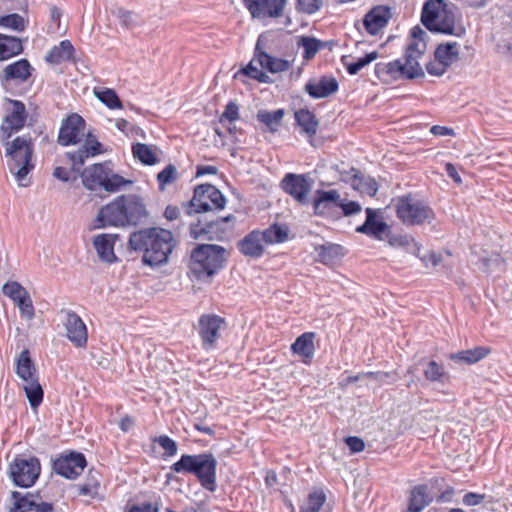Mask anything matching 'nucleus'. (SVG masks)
I'll return each mask as SVG.
<instances>
[{
	"mask_svg": "<svg viewBox=\"0 0 512 512\" xmlns=\"http://www.w3.org/2000/svg\"><path fill=\"white\" fill-rule=\"evenodd\" d=\"M58 143L62 146L80 145L77 151L67 153L73 169L82 166L87 158L102 153L101 143L95 136L86 132L84 119L75 113L62 121Z\"/></svg>",
	"mask_w": 512,
	"mask_h": 512,
	"instance_id": "f257e3e1",
	"label": "nucleus"
},
{
	"mask_svg": "<svg viewBox=\"0 0 512 512\" xmlns=\"http://www.w3.org/2000/svg\"><path fill=\"white\" fill-rule=\"evenodd\" d=\"M175 245L172 232L158 227L135 231L129 238L131 249L142 252L144 264L152 267L167 263Z\"/></svg>",
	"mask_w": 512,
	"mask_h": 512,
	"instance_id": "f03ea898",
	"label": "nucleus"
},
{
	"mask_svg": "<svg viewBox=\"0 0 512 512\" xmlns=\"http://www.w3.org/2000/svg\"><path fill=\"white\" fill-rule=\"evenodd\" d=\"M1 142L8 171L14 176L19 186L27 187L30 183L28 174L34 168V149L31 138L27 136H18L12 140L1 138Z\"/></svg>",
	"mask_w": 512,
	"mask_h": 512,
	"instance_id": "7ed1b4c3",
	"label": "nucleus"
},
{
	"mask_svg": "<svg viewBox=\"0 0 512 512\" xmlns=\"http://www.w3.org/2000/svg\"><path fill=\"white\" fill-rule=\"evenodd\" d=\"M216 465L217 461L212 454H184L171 469L176 473L196 475L201 485L213 492L216 489Z\"/></svg>",
	"mask_w": 512,
	"mask_h": 512,
	"instance_id": "20e7f679",
	"label": "nucleus"
},
{
	"mask_svg": "<svg viewBox=\"0 0 512 512\" xmlns=\"http://www.w3.org/2000/svg\"><path fill=\"white\" fill-rule=\"evenodd\" d=\"M226 250L219 245L201 244L191 253V271L198 277H209L224 266Z\"/></svg>",
	"mask_w": 512,
	"mask_h": 512,
	"instance_id": "39448f33",
	"label": "nucleus"
},
{
	"mask_svg": "<svg viewBox=\"0 0 512 512\" xmlns=\"http://www.w3.org/2000/svg\"><path fill=\"white\" fill-rule=\"evenodd\" d=\"M15 372L22 381L21 386L30 406L33 409L37 408L43 400V389L39 383L37 369L28 349H24L18 355Z\"/></svg>",
	"mask_w": 512,
	"mask_h": 512,
	"instance_id": "423d86ee",
	"label": "nucleus"
},
{
	"mask_svg": "<svg viewBox=\"0 0 512 512\" xmlns=\"http://www.w3.org/2000/svg\"><path fill=\"white\" fill-rule=\"evenodd\" d=\"M83 185L89 190L102 187L107 192H117L132 181L113 172L110 162L97 163L82 173Z\"/></svg>",
	"mask_w": 512,
	"mask_h": 512,
	"instance_id": "0eeeda50",
	"label": "nucleus"
},
{
	"mask_svg": "<svg viewBox=\"0 0 512 512\" xmlns=\"http://www.w3.org/2000/svg\"><path fill=\"white\" fill-rule=\"evenodd\" d=\"M287 237V227L274 224L263 232L252 231L238 243V248L245 256L258 258L263 254L266 244L280 243Z\"/></svg>",
	"mask_w": 512,
	"mask_h": 512,
	"instance_id": "6e6552de",
	"label": "nucleus"
},
{
	"mask_svg": "<svg viewBox=\"0 0 512 512\" xmlns=\"http://www.w3.org/2000/svg\"><path fill=\"white\" fill-rule=\"evenodd\" d=\"M421 20L430 31L445 34L454 32V12L452 7L442 0L428 1L423 7Z\"/></svg>",
	"mask_w": 512,
	"mask_h": 512,
	"instance_id": "1a4fd4ad",
	"label": "nucleus"
},
{
	"mask_svg": "<svg viewBox=\"0 0 512 512\" xmlns=\"http://www.w3.org/2000/svg\"><path fill=\"white\" fill-rule=\"evenodd\" d=\"M398 219L406 225H421L434 219V212L424 202L412 196H402L394 200Z\"/></svg>",
	"mask_w": 512,
	"mask_h": 512,
	"instance_id": "9d476101",
	"label": "nucleus"
},
{
	"mask_svg": "<svg viewBox=\"0 0 512 512\" xmlns=\"http://www.w3.org/2000/svg\"><path fill=\"white\" fill-rule=\"evenodd\" d=\"M40 463L34 457H17L9 465V476L16 486L28 488L35 484L40 474Z\"/></svg>",
	"mask_w": 512,
	"mask_h": 512,
	"instance_id": "9b49d317",
	"label": "nucleus"
},
{
	"mask_svg": "<svg viewBox=\"0 0 512 512\" xmlns=\"http://www.w3.org/2000/svg\"><path fill=\"white\" fill-rule=\"evenodd\" d=\"M225 203V197L219 189L211 184H203L195 188L190 207L194 212L201 213L222 210Z\"/></svg>",
	"mask_w": 512,
	"mask_h": 512,
	"instance_id": "f8f14e48",
	"label": "nucleus"
},
{
	"mask_svg": "<svg viewBox=\"0 0 512 512\" xmlns=\"http://www.w3.org/2000/svg\"><path fill=\"white\" fill-rule=\"evenodd\" d=\"M4 111L5 116L0 126L1 138H10L24 127L27 119L26 107L21 101L7 99Z\"/></svg>",
	"mask_w": 512,
	"mask_h": 512,
	"instance_id": "ddd939ff",
	"label": "nucleus"
},
{
	"mask_svg": "<svg viewBox=\"0 0 512 512\" xmlns=\"http://www.w3.org/2000/svg\"><path fill=\"white\" fill-rule=\"evenodd\" d=\"M426 32L420 27H414L411 30V41L405 52L406 69L409 71V79L420 77L424 72L418 62L426 50L424 36Z\"/></svg>",
	"mask_w": 512,
	"mask_h": 512,
	"instance_id": "4468645a",
	"label": "nucleus"
},
{
	"mask_svg": "<svg viewBox=\"0 0 512 512\" xmlns=\"http://www.w3.org/2000/svg\"><path fill=\"white\" fill-rule=\"evenodd\" d=\"M226 328L224 318L214 314H204L198 320V333L200 335L202 346L205 350L215 347L220 338L221 331Z\"/></svg>",
	"mask_w": 512,
	"mask_h": 512,
	"instance_id": "2eb2a0df",
	"label": "nucleus"
},
{
	"mask_svg": "<svg viewBox=\"0 0 512 512\" xmlns=\"http://www.w3.org/2000/svg\"><path fill=\"white\" fill-rule=\"evenodd\" d=\"M2 292L18 307L22 318L30 321L34 318V306L29 292L16 281L7 282L2 286Z\"/></svg>",
	"mask_w": 512,
	"mask_h": 512,
	"instance_id": "dca6fc26",
	"label": "nucleus"
},
{
	"mask_svg": "<svg viewBox=\"0 0 512 512\" xmlns=\"http://www.w3.org/2000/svg\"><path fill=\"white\" fill-rule=\"evenodd\" d=\"M123 206L120 205L118 197L112 202L101 207L98 211L91 230L102 229L106 227H124L126 226L124 214L122 212Z\"/></svg>",
	"mask_w": 512,
	"mask_h": 512,
	"instance_id": "f3484780",
	"label": "nucleus"
},
{
	"mask_svg": "<svg viewBox=\"0 0 512 512\" xmlns=\"http://www.w3.org/2000/svg\"><path fill=\"white\" fill-rule=\"evenodd\" d=\"M313 181L306 174H287L282 180L283 189L301 204L307 203V196Z\"/></svg>",
	"mask_w": 512,
	"mask_h": 512,
	"instance_id": "a211bd4d",
	"label": "nucleus"
},
{
	"mask_svg": "<svg viewBox=\"0 0 512 512\" xmlns=\"http://www.w3.org/2000/svg\"><path fill=\"white\" fill-rule=\"evenodd\" d=\"M120 205L123 206L125 223L127 225H137L147 216V210L142 199L135 194L118 196Z\"/></svg>",
	"mask_w": 512,
	"mask_h": 512,
	"instance_id": "6ab92c4d",
	"label": "nucleus"
},
{
	"mask_svg": "<svg viewBox=\"0 0 512 512\" xmlns=\"http://www.w3.org/2000/svg\"><path fill=\"white\" fill-rule=\"evenodd\" d=\"M253 18L265 19L281 15L286 0H244Z\"/></svg>",
	"mask_w": 512,
	"mask_h": 512,
	"instance_id": "aec40b11",
	"label": "nucleus"
},
{
	"mask_svg": "<svg viewBox=\"0 0 512 512\" xmlns=\"http://www.w3.org/2000/svg\"><path fill=\"white\" fill-rule=\"evenodd\" d=\"M64 326L67 338L76 347H85L88 340L87 328L83 320L73 311L65 312Z\"/></svg>",
	"mask_w": 512,
	"mask_h": 512,
	"instance_id": "412c9836",
	"label": "nucleus"
},
{
	"mask_svg": "<svg viewBox=\"0 0 512 512\" xmlns=\"http://www.w3.org/2000/svg\"><path fill=\"white\" fill-rule=\"evenodd\" d=\"M86 460L81 453H72L67 456L60 457L54 462L55 471L65 478L75 479L84 470Z\"/></svg>",
	"mask_w": 512,
	"mask_h": 512,
	"instance_id": "4be33fe9",
	"label": "nucleus"
},
{
	"mask_svg": "<svg viewBox=\"0 0 512 512\" xmlns=\"http://www.w3.org/2000/svg\"><path fill=\"white\" fill-rule=\"evenodd\" d=\"M31 65L26 59L7 65L0 72V82L6 88L13 83L25 82L31 75Z\"/></svg>",
	"mask_w": 512,
	"mask_h": 512,
	"instance_id": "5701e85b",
	"label": "nucleus"
},
{
	"mask_svg": "<svg viewBox=\"0 0 512 512\" xmlns=\"http://www.w3.org/2000/svg\"><path fill=\"white\" fill-rule=\"evenodd\" d=\"M118 239V234L111 233H102L94 236L92 243L97 256L102 262L110 264L117 261L114 246Z\"/></svg>",
	"mask_w": 512,
	"mask_h": 512,
	"instance_id": "b1692460",
	"label": "nucleus"
},
{
	"mask_svg": "<svg viewBox=\"0 0 512 512\" xmlns=\"http://www.w3.org/2000/svg\"><path fill=\"white\" fill-rule=\"evenodd\" d=\"M388 6H376L364 18V26L371 35H377L388 24L391 18Z\"/></svg>",
	"mask_w": 512,
	"mask_h": 512,
	"instance_id": "393cba45",
	"label": "nucleus"
},
{
	"mask_svg": "<svg viewBox=\"0 0 512 512\" xmlns=\"http://www.w3.org/2000/svg\"><path fill=\"white\" fill-rule=\"evenodd\" d=\"M375 73L384 83H390L402 77L409 79V71L406 69V63H401L399 60L377 63L375 65Z\"/></svg>",
	"mask_w": 512,
	"mask_h": 512,
	"instance_id": "a878e982",
	"label": "nucleus"
},
{
	"mask_svg": "<svg viewBox=\"0 0 512 512\" xmlns=\"http://www.w3.org/2000/svg\"><path fill=\"white\" fill-rule=\"evenodd\" d=\"M338 89V82L334 77L323 76L320 79H312L305 85V91L312 98H326L335 93Z\"/></svg>",
	"mask_w": 512,
	"mask_h": 512,
	"instance_id": "bb28decb",
	"label": "nucleus"
},
{
	"mask_svg": "<svg viewBox=\"0 0 512 512\" xmlns=\"http://www.w3.org/2000/svg\"><path fill=\"white\" fill-rule=\"evenodd\" d=\"M366 220L363 225L356 228L359 233L373 236L376 239H383V236L387 234L389 226L381 219L378 218L375 210L371 208L366 209Z\"/></svg>",
	"mask_w": 512,
	"mask_h": 512,
	"instance_id": "cd10ccee",
	"label": "nucleus"
},
{
	"mask_svg": "<svg viewBox=\"0 0 512 512\" xmlns=\"http://www.w3.org/2000/svg\"><path fill=\"white\" fill-rule=\"evenodd\" d=\"M260 39H258L252 60L239 73L257 80L260 83H272L273 80L260 67Z\"/></svg>",
	"mask_w": 512,
	"mask_h": 512,
	"instance_id": "c85d7f7f",
	"label": "nucleus"
},
{
	"mask_svg": "<svg viewBox=\"0 0 512 512\" xmlns=\"http://www.w3.org/2000/svg\"><path fill=\"white\" fill-rule=\"evenodd\" d=\"M340 194L337 190H318L313 201L315 213L318 215L326 214L330 209L338 206Z\"/></svg>",
	"mask_w": 512,
	"mask_h": 512,
	"instance_id": "c756f323",
	"label": "nucleus"
},
{
	"mask_svg": "<svg viewBox=\"0 0 512 512\" xmlns=\"http://www.w3.org/2000/svg\"><path fill=\"white\" fill-rule=\"evenodd\" d=\"M314 337V333L306 332L299 336L291 345L292 351L300 356L304 363H308L314 356Z\"/></svg>",
	"mask_w": 512,
	"mask_h": 512,
	"instance_id": "7c9ffc66",
	"label": "nucleus"
},
{
	"mask_svg": "<svg viewBox=\"0 0 512 512\" xmlns=\"http://www.w3.org/2000/svg\"><path fill=\"white\" fill-rule=\"evenodd\" d=\"M434 56L447 68L456 63L460 58V45L457 42L439 44Z\"/></svg>",
	"mask_w": 512,
	"mask_h": 512,
	"instance_id": "2f4dec72",
	"label": "nucleus"
},
{
	"mask_svg": "<svg viewBox=\"0 0 512 512\" xmlns=\"http://www.w3.org/2000/svg\"><path fill=\"white\" fill-rule=\"evenodd\" d=\"M74 47L69 40H63L54 46L46 56V61L51 64H61L72 58Z\"/></svg>",
	"mask_w": 512,
	"mask_h": 512,
	"instance_id": "473e14b6",
	"label": "nucleus"
},
{
	"mask_svg": "<svg viewBox=\"0 0 512 512\" xmlns=\"http://www.w3.org/2000/svg\"><path fill=\"white\" fill-rule=\"evenodd\" d=\"M430 502L427 487L425 485L415 486L410 492L407 512H421Z\"/></svg>",
	"mask_w": 512,
	"mask_h": 512,
	"instance_id": "72a5a7b5",
	"label": "nucleus"
},
{
	"mask_svg": "<svg viewBox=\"0 0 512 512\" xmlns=\"http://www.w3.org/2000/svg\"><path fill=\"white\" fill-rule=\"evenodd\" d=\"M490 352L491 350L489 347L480 346L475 347L473 349L461 351L456 354H452L450 356V359L456 362H461L470 365L484 359L490 354Z\"/></svg>",
	"mask_w": 512,
	"mask_h": 512,
	"instance_id": "f704fd0d",
	"label": "nucleus"
},
{
	"mask_svg": "<svg viewBox=\"0 0 512 512\" xmlns=\"http://www.w3.org/2000/svg\"><path fill=\"white\" fill-rule=\"evenodd\" d=\"M260 56H261L260 67L263 69H266L270 73L276 74V73L285 72V71L289 70V68L291 67L290 61L283 59V58L274 57V56L266 53L265 51H263L261 48H260Z\"/></svg>",
	"mask_w": 512,
	"mask_h": 512,
	"instance_id": "c9c22d12",
	"label": "nucleus"
},
{
	"mask_svg": "<svg viewBox=\"0 0 512 512\" xmlns=\"http://www.w3.org/2000/svg\"><path fill=\"white\" fill-rule=\"evenodd\" d=\"M157 148L143 143L134 144L132 152L135 158L145 165H154L158 162Z\"/></svg>",
	"mask_w": 512,
	"mask_h": 512,
	"instance_id": "e433bc0d",
	"label": "nucleus"
},
{
	"mask_svg": "<svg viewBox=\"0 0 512 512\" xmlns=\"http://www.w3.org/2000/svg\"><path fill=\"white\" fill-rule=\"evenodd\" d=\"M21 51L22 44L18 38L0 34V60H6Z\"/></svg>",
	"mask_w": 512,
	"mask_h": 512,
	"instance_id": "4c0bfd02",
	"label": "nucleus"
},
{
	"mask_svg": "<svg viewBox=\"0 0 512 512\" xmlns=\"http://www.w3.org/2000/svg\"><path fill=\"white\" fill-rule=\"evenodd\" d=\"M295 119L302 131L308 136H313L318 128V121L314 114L306 109H300L295 112Z\"/></svg>",
	"mask_w": 512,
	"mask_h": 512,
	"instance_id": "58836bf2",
	"label": "nucleus"
},
{
	"mask_svg": "<svg viewBox=\"0 0 512 512\" xmlns=\"http://www.w3.org/2000/svg\"><path fill=\"white\" fill-rule=\"evenodd\" d=\"M284 112L282 109L273 112L266 110H259L256 118L259 122L263 123L270 132H275L281 126Z\"/></svg>",
	"mask_w": 512,
	"mask_h": 512,
	"instance_id": "ea45409f",
	"label": "nucleus"
},
{
	"mask_svg": "<svg viewBox=\"0 0 512 512\" xmlns=\"http://www.w3.org/2000/svg\"><path fill=\"white\" fill-rule=\"evenodd\" d=\"M96 98L110 109L121 108L122 104L114 90L108 88H94Z\"/></svg>",
	"mask_w": 512,
	"mask_h": 512,
	"instance_id": "a19ab883",
	"label": "nucleus"
},
{
	"mask_svg": "<svg viewBox=\"0 0 512 512\" xmlns=\"http://www.w3.org/2000/svg\"><path fill=\"white\" fill-rule=\"evenodd\" d=\"M325 501L326 495L324 492L314 490L308 495L306 502L300 508V512H319Z\"/></svg>",
	"mask_w": 512,
	"mask_h": 512,
	"instance_id": "79ce46f5",
	"label": "nucleus"
},
{
	"mask_svg": "<svg viewBox=\"0 0 512 512\" xmlns=\"http://www.w3.org/2000/svg\"><path fill=\"white\" fill-rule=\"evenodd\" d=\"M14 500V506L12 512H28L33 511V505H35V495L26 494L22 495L20 492L14 491L12 493Z\"/></svg>",
	"mask_w": 512,
	"mask_h": 512,
	"instance_id": "37998d69",
	"label": "nucleus"
},
{
	"mask_svg": "<svg viewBox=\"0 0 512 512\" xmlns=\"http://www.w3.org/2000/svg\"><path fill=\"white\" fill-rule=\"evenodd\" d=\"M378 58L376 51L370 52L367 55L358 58L354 62H347L346 57H343L344 64L349 74L356 75L362 68L373 62Z\"/></svg>",
	"mask_w": 512,
	"mask_h": 512,
	"instance_id": "c03bdc74",
	"label": "nucleus"
},
{
	"mask_svg": "<svg viewBox=\"0 0 512 512\" xmlns=\"http://www.w3.org/2000/svg\"><path fill=\"white\" fill-rule=\"evenodd\" d=\"M389 244L395 248H404L408 252L416 254L419 251V246L414 238L409 235H396L389 239Z\"/></svg>",
	"mask_w": 512,
	"mask_h": 512,
	"instance_id": "a18cd8bd",
	"label": "nucleus"
},
{
	"mask_svg": "<svg viewBox=\"0 0 512 512\" xmlns=\"http://www.w3.org/2000/svg\"><path fill=\"white\" fill-rule=\"evenodd\" d=\"M298 46L302 47L304 50L303 57L305 59H311L320 50L321 42L313 37L302 36L298 40Z\"/></svg>",
	"mask_w": 512,
	"mask_h": 512,
	"instance_id": "49530a36",
	"label": "nucleus"
},
{
	"mask_svg": "<svg viewBox=\"0 0 512 512\" xmlns=\"http://www.w3.org/2000/svg\"><path fill=\"white\" fill-rule=\"evenodd\" d=\"M425 378L433 382H444L447 378L445 369L439 365L436 361H430L427 363L423 370Z\"/></svg>",
	"mask_w": 512,
	"mask_h": 512,
	"instance_id": "de8ad7c7",
	"label": "nucleus"
},
{
	"mask_svg": "<svg viewBox=\"0 0 512 512\" xmlns=\"http://www.w3.org/2000/svg\"><path fill=\"white\" fill-rule=\"evenodd\" d=\"M353 186L361 193L374 196L378 191L377 182L370 177H355L353 180Z\"/></svg>",
	"mask_w": 512,
	"mask_h": 512,
	"instance_id": "09e8293b",
	"label": "nucleus"
},
{
	"mask_svg": "<svg viewBox=\"0 0 512 512\" xmlns=\"http://www.w3.org/2000/svg\"><path fill=\"white\" fill-rule=\"evenodd\" d=\"M178 178V171L177 168L169 164L167 165L161 172L157 175V180L159 183V187L161 190H164V188L175 182Z\"/></svg>",
	"mask_w": 512,
	"mask_h": 512,
	"instance_id": "8fccbe9b",
	"label": "nucleus"
},
{
	"mask_svg": "<svg viewBox=\"0 0 512 512\" xmlns=\"http://www.w3.org/2000/svg\"><path fill=\"white\" fill-rule=\"evenodd\" d=\"M114 14L119 19L120 24L127 29L138 24V16L131 11L119 8L114 12Z\"/></svg>",
	"mask_w": 512,
	"mask_h": 512,
	"instance_id": "3c124183",
	"label": "nucleus"
},
{
	"mask_svg": "<svg viewBox=\"0 0 512 512\" xmlns=\"http://www.w3.org/2000/svg\"><path fill=\"white\" fill-rule=\"evenodd\" d=\"M1 26L12 28L14 30H23L25 27L24 19L18 14L2 16Z\"/></svg>",
	"mask_w": 512,
	"mask_h": 512,
	"instance_id": "603ef678",
	"label": "nucleus"
},
{
	"mask_svg": "<svg viewBox=\"0 0 512 512\" xmlns=\"http://www.w3.org/2000/svg\"><path fill=\"white\" fill-rule=\"evenodd\" d=\"M322 6V0H297V8L306 14L317 12Z\"/></svg>",
	"mask_w": 512,
	"mask_h": 512,
	"instance_id": "864d4df0",
	"label": "nucleus"
},
{
	"mask_svg": "<svg viewBox=\"0 0 512 512\" xmlns=\"http://www.w3.org/2000/svg\"><path fill=\"white\" fill-rule=\"evenodd\" d=\"M502 266V259L498 254L492 255L489 258H484L481 263L480 269L484 272H494L497 268Z\"/></svg>",
	"mask_w": 512,
	"mask_h": 512,
	"instance_id": "5fc2aeb1",
	"label": "nucleus"
},
{
	"mask_svg": "<svg viewBox=\"0 0 512 512\" xmlns=\"http://www.w3.org/2000/svg\"><path fill=\"white\" fill-rule=\"evenodd\" d=\"M157 443L165 450L168 456H173L177 453V444L170 437L163 435L158 437Z\"/></svg>",
	"mask_w": 512,
	"mask_h": 512,
	"instance_id": "6e6d98bb",
	"label": "nucleus"
},
{
	"mask_svg": "<svg viewBox=\"0 0 512 512\" xmlns=\"http://www.w3.org/2000/svg\"><path fill=\"white\" fill-rule=\"evenodd\" d=\"M239 117V108L238 106L230 102L226 105L224 112L221 115L220 122L223 123L224 121L233 122L237 120Z\"/></svg>",
	"mask_w": 512,
	"mask_h": 512,
	"instance_id": "4d7b16f0",
	"label": "nucleus"
},
{
	"mask_svg": "<svg viewBox=\"0 0 512 512\" xmlns=\"http://www.w3.org/2000/svg\"><path fill=\"white\" fill-rule=\"evenodd\" d=\"M448 68L434 56V60L426 64V70L430 75L442 76Z\"/></svg>",
	"mask_w": 512,
	"mask_h": 512,
	"instance_id": "13d9d810",
	"label": "nucleus"
},
{
	"mask_svg": "<svg viewBox=\"0 0 512 512\" xmlns=\"http://www.w3.org/2000/svg\"><path fill=\"white\" fill-rule=\"evenodd\" d=\"M485 498L484 494L469 492L463 496L462 503L466 506H477L483 503Z\"/></svg>",
	"mask_w": 512,
	"mask_h": 512,
	"instance_id": "bf43d9fd",
	"label": "nucleus"
},
{
	"mask_svg": "<svg viewBox=\"0 0 512 512\" xmlns=\"http://www.w3.org/2000/svg\"><path fill=\"white\" fill-rule=\"evenodd\" d=\"M338 206L342 208L345 216H350L353 214H357L361 211V206L357 202L349 201L343 202L341 199L339 200Z\"/></svg>",
	"mask_w": 512,
	"mask_h": 512,
	"instance_id": "052dcab7",
	"label": "nucleus"
},
{
	"mask_svg": "<svg viewBox=\"0 0 512 512\" xmlns=\"http://www.w3.org/2000/svg\"><path fill=\"white\" fill-rule=\"evenodd\" d=\"M345 442L352 453L361 452L365 447L363 440L358 437H348Z\"/></svg>",
	"mask_w": 512,
	"mask_h": 512,
	"instance_id": "680f3d73",
	"label": "nucleus"
},
{
	"mask_svg": "<svg viewBox=\"0 0 512 512\" xmlns=\"http://www.w3.org/2000/svg\"><path fill=\"white\" fill-rule=\"evenodd\" d=\"M33 511L36 512H51L52 504L41 501L38 496H35V505H33Z\"/></svg>",
	"mask_w": 512,
	"mask_h": 512,
	"instance_id": "e2e57ef3",
	"label": "nucleus"
},
{
	"mask_svg": "<svg viewBox=\"0 0 512 512\" xmlns=\"http://www.w3.org/2000/svg\"><path fill=\"white\" fill-rule=\"evenodd\" d=\"M129 512H158V509L150 503H142L133 506Z\"/></svg>",
	"mask_w": 512,
	"mask_h": 512,
	"instance_id": "0e129e2a",
	"label": "nucleus"
},
{
	"mask_svg": "<svg viewBox=\"0 0 512 512\" xmlns=\"http://www.w3.org/2000/svg\"><path fill=\"white\" fill-rule=\"evenodd\" d=\"M445 169L448 176L452 178L457 184H460L462 182L461 177L453 164L447 163Z\"/></svg>",
	"mask_w": 512,
	"mask_h": 512,
	"instance_id": "69168bd1",
	"label": "nucleus"
},
{
	"mask_svg": "<svg viewBox=\"0 0 512 512\" xmlns=\"http://www.w3.org/2000/svg\"><path fill=\"white\" fill-rule=\"evenodd\" d=\"M431 132L434 134V135H439V136H446V135H453V130L448 128V127H445V126H439V125H435L431 128Z\"/></svg>",
	"mask_w": 512,
	"mask_h": 512,
	"instance_id": "338daca9",
	"label": "nucleus"
},
{
	"mask_svg": "<svg viewBox=\"0 0 512 512\" xmlns=\"http://www.w3.org/2000/svg\"><path fill=\"white\" fill-rule=\"evenodd\" d=\"M53 175L62 181H68L70 179L69 172L62 167H56L54 169Z\"/></svg>",
	"mask_w": 512,
	"mask_h": 512,
	"instance_id": "774afa93",
	"label": "nucleus"
}]
</instances>
